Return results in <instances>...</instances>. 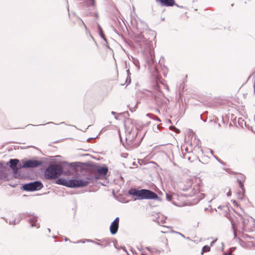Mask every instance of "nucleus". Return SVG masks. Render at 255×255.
Wrapping results in <instances>:
<instances>
[{"label":"nucleus","mask_w":255,"mask_h":255,"mask_svg":"<svg viewBox=\"0 0 255 255\" xmlns=\"http://www.w3.org/2000/svg\"><path fill=\"white\" fill-rule=\"evenodd\" d=\"M125 127L127 147H137L138 144L134 143V140L138 134V129L135 122L131 119H128L125 121Z\"/></svg>","instance_id":"1"},{"label":"nucleus","mask_w":255,"mask_h":255,"mask_svg":"<svg viewBox=\"0 0 255 255\" xmlns=\"http://www.w3.org/2000/svg\"><path fill=\"white\" fill-rule=\"evenodd\" d=\"M128 193L131 196L137 197V198L134 199V200L136 199L159 200V198L156 193L148 189H142L141 190H137L136 188H132L128 190Z\"/></svg>","instance_id":"2"},{"label":"nucleus","mask_w":255,"mask_h":255,"mask_svg":"<svg viewBox=\"0 0 255 255\" xmlns=\"http://www.w3.org/2000/svg\"><path fill=\"white\" fill-rule=\"evenodd\" d=\"M63 168L58 164H51L46 169L44 172L45 178L48 180L55 179L63 173Z\"/></svg>","instance_id":"3"},{"label":"nucleus","mask_w":255,"mask_h":255,"mask_svg":"<svg viewBox=\"0 0 255 255\" xmlns=\"http://www.w3.org/2000/svg\"><path fill=\"white\" fill-rule=\"evenodd\" d=\"M148 96L154 100L156 105L162 107L167 104V100L162 92L159 90L158 86H156L152 91H148Z\"/></svg>","instance_id":"4"},{"label":"nucleus","mask_w":255,"mask_h":255,"mask_svg":"<svg viewBox=\"0 0 255 255\" xmlns=\"http://www.w3.org/2000/svg\"><path fill=\"white\" fill-rule=\"evenodd\" d=\"M88 169L92 172V175L90 176L93 181L98 178L97 173L101 175L104 176L107 174L108 171V168L107 166L101 167L94 164H91Z\"/></svg>","instance_id":"5"},{"label":"nucleus","mask_w":255,"mask_h":255,"mask_svg":"<svg viewBox=\"0 0 255 255\" xmlns=\"http://www.w3.org/2000/svg\"><path fill=\"white\" fill-rule=\"evenodd\" d=\"M242 225L243 232H253L255 230V220L251 217L244 218L242 221Z\"/></svg>","instance_id":"6"},{"label":"nucleus","mask_w":255,"mask_h":255,"mask_svg":"<svg viewBox=\"0 0 255 255\" xmlns=\"http://www.w3.org/2000/svg\"><path fill=\"white\" fill-rule=\"evenodd\" d=\"M84 6L86 8H89L88 10H86L85 14L87 16H98V14L95 11V0H83Z\"/></svg>","instance_id":"7"},{"label":"nucleus","mask_w":255,"mask_h":255,"mask_svg":"<svg viewBox=\"0 0 255 255\" xmlns=\"http://www.w3.org/2000/svg\"><path fill=\"white\" fill-rule=\"evenodd\" d=\"M93 181L90 175L87 177L86 179H71L70 188L83 187L88 185L90 181Z\"/></svg>","instance_id":"8"},{"label":"nucleus","mask_w":255,"mask_h":255,"mask_svg":"<svg viewBox=\"0 0 255 255\" xmlns=\"http://www.w3.org/2000/svg\"><path fill=\"white\" fill-rule=\"evenodd\" d=\"M43 187L40 181H35L25 184L23 185V189L27 191H34L40 190Z\"/></svg>","instance_id":"9"},{"label":"nucleus","mask_w":255,"mask_h":255,"mask_svg":"<svg viewBox=\"0 0 255 255\" xmlns=\"http://www.w3.org/2000/svg\"><path fill=\"white\" fill-rule=\"evenodd\" d=\"M42 161L34 159H28L23 161V166L24 168H35L42 164Z\"/></svg>","instance_id":"10"},{"label":"nucleus","mask_w":255,"mask_h":255,"mask_svg":"<svg viewBox=\"0 0 255 255\" xmlns=\"http://www.w3.org/2000/svg\"><path fill=\"white\" fill-rule=\"evenodd\" d=\"M19 163V160L17 159H10L9 161L7 162L6 165H9V167L12 170L13 175L16 177L17 174V168L18 163Z\"/></svg>","instance_id":"11"},{"label":"nucleus","mask_w":255,"mask_h":255,"mask_svg":"<svg viewBox=\"0 0 255 255\" xmlns=\"http://www.w3.org/2000/svg\"><path fill=\"white\" fill-rule=\"evenodd\" d=\"M99 241H100V243H98V242L93 241L92 240L87 239L85 241H83L82 240L79 241L77 243L81 242L82 243H85L86 241L87 242H92V243H94V244H95L97 245L100 246L102 248H105V247L110 245V242L108 240L103 239V240H99Z\"/></svg>","instance_id":"12"},{"label":"nucleus","mask_w":255,"mask_h":255,"mask_svg":"<svg viewBox=\"0 0 255 255\" xmlns=\"http://www.w3.org/2000/svg\"><path fill=\"white\" fill-rule=\"evenodd\" d=\"M136 38L138 39L136 40L137 41L139 42V45L141 47L144 46L149 47L151 41L147 40L144 36V35L139 34H137Z\"/></svg>","instance_id":"13"},{"label":"nucleus","mask_w":255,"mask_h":255,"mask_svg":"<svg viewBox=\"0 0 255 255\" xmlns=\"http://www.w3.org/2000/svg\"><path fill=\"white\" fill-rule=\"evenodd\" d=\"M119 218L117 217L111 223L110 227V230L112 235H115L117 233L119 228Z\"/></svg>","instance_id":"14"},{"label":"nucleus","mask_w":255,"mask_h":255,"mask_svg":"<svg viewBox=\"0 0 255 255\" xmlns=\"http://www.w3.org/2000/svg\"><path fill=\"white\" fill-rule=\"evenodd\" d=\"M242 237L248 242V246L255 247V237H253L246 234H243Z\"/></svg>","instance_id":"15"},{"label":"nucleus","mask_w":255,"mask_h":255,"mask_svg":"<svg viewBox=\"0 0 255 255\" xmlns=\"http://www.w3.org/2000/svg\"><path fill=\"white\" fill-rule=\"evenodd\" d=\"M146 61L148 64H153L154 62V54L152 49H149L147 53Z\"/></svg>","instance_id":"16"},{"label":"nucleus","mask_w":255,"mask_h":255,"mask_svg":"<svg viewBox=\"0 0 255 255\" xmlns=\"http://www.w3.org/2000/svg\"><path fill=\"white\" fill-rule=\"evenodd\" d=\"M159 1L162 6H173L176 4L174 0H156Z\"/></svg>","instance_id":"17"},{"label":"nucleus","mask_w":255,"mask_h":255,"mask_svg":"<svg viewBox=\"0 0 255 255\" xmlns=\"http://www.w3.org/2000/svg\"><path fill=\"white\" fill-rule=\"evenodd\" d=\"M71 182V179L67 180L63 178H59L56 181V183L59 185H62L67 187L70 188V183Z\"/></svg>","instance_id":"18"},{"label":"nucleus","mask_w":255,"mask_h":255,"mask_svg":"<svg viewBox=\"0 0 255 255\" xmlns=\"http://www.w3.org/2000/svg\"><path fill=\"white\" fill-rule=\"evenodd\" d=\"M28 221L31 225V227H35L37 228H39V225L36 223L37 221V217L33 216L32 218L29 219Z\"/></svg>","instance_id":"19"},{"label":"nucleus","mask_w":255,"mask_h":255,"mask_svg":"<svg viewBox=\"0 0 255 255\" xmlns=\"http://www.w3.org/2000/svg\"><path fill=\"white\" fill-rule=\"evenodd\" d=\"M79 162H71L70 163H68L66 162H64L63 163V166H68L72 167L73 169H75L76 167L79 166Z\"/></svg>","instance_id":"20"},{"label":"nucleus","mask_w":255,"mask_h":255,"mask_svg":"<svg viewBox=\"0 0 255 255\" xmlns=\"http://www.w3.org/2000/svg\"><path fill=\"white\" fill-rule=\"evenodd\" d=\"M97 25H98V27L99 35H100L101 38H102L106 42H107V40L104 35V34L103 31L101 26H100V25L99 23L97 24Z\"/></svg>","instance_id":"21"},{"label":"nucleus","mask_w":255,"mask_h":255,"mask_svg":"<svg viewBox=\"0 0 255 255\" xmlns=\"http://www.w3.org/2000/svg\"><path fill=\"white\" fill-rule=\"evenodd\" d=\"M238 123L240 127L242 128H244V126H246V122L244 121V120L242 118H238Z\"/></svg>","instance_id":"22"},{"label":"nucleus","mask_w":255,"mask_h":255,"mask_svg":"<svg viewBox=\"0 0 255 255\" xmlns=\"http://www.w3.org/2000/svg\"><path fill=\"white\" fill-rule=\"evenodd\" d=\"M245 196V189L242 190L241 191H239L238 193V198L240 200H242Z\"/></svg>","instance_id":"23"},{"label":"nucleus","mask_w":255,"mask_h":255,"mask_svg":"<svg viewBox=\"0 0 255 255\" xmlns=\"http://www.w3.org/2000/svg\"><path fill=\"white\" fill-rule=\"evenodd\" d=\"M146 116H147V117H149L150 118H151V119H154V120H156V121H157L160 122V119H159V118H158L157 117H156V116H155L153 115V114H149H149H147L146 115Z\"/></svg>","instance_id":"24"},{"label":"nucleus","mask_w":255,"mask_h":255,"mask_svg":"<svg viewBox=\"0 0 255 255\" xmlns=\"http://www.w3.org/2000/svg\"><path fill=\"white\" fill-rule=\"evenodd\" d=\"M237 181H238V183L239 184V186L241 188V190L245 189L244 184H243V182L242 181V180L238 178L237 179Z\"/></svg>","instance_id":"25"},{"label":"nucleus","mask_w":255,"mask_h":255,"mask_svg":"<svg viewBox=\"0 0 255 255\" xmlns=\"http://www.w3.org/2000/svg\"><path fill=\"white\" fill-rule=\"evenodd\" d=\"M210 247L207 245L204 246L202 249L203 252H207L210 251Z\"/></svg>","instance_id":"26"},{"label":"nucleus","mask_w":255,"mask_h":255,"mask_svg":"<svg viewBox=\"0 0 255 255\" xmlns=\"http://www.w3.org/2000/svg\"><path fill=\"white\" fill-rule=\"evenodd\" d=\"M231 221V224H232V228H233V230L234 231V238H237V234L235 232V226H234V222L232 220H230Z\"/></svg>","instance_id":"27"},{"label":"nucleus","mask_w":255,"mask_h":255,"mask_svg":"<svg viewBox=\"0 0 255 255\" xmlns=\"http://www.w3.org/2000/svg\"><path fill=\"white\" fill-rule=\"evenodd\" d=\"M190 154L189 152H188V153H183V157L184 158H187V159L189 160V161H191V157L190 156H189L188 155V154Z\"/></svg>","instance_id":"28"},{"label":"nucleus","mask_w":255,"mask_h":255,"mask_svg":"<svg viewBox=\"0 0 255 255\" xmlns=\"http://www.w3.org/2000/svg\"><path fill=\"white\" fill-rule=\"evenodd\" d=\"M166 199L169 201H171L172 198V195L171 194H170L169 193H166Z\"/></svg>","instance_id":"29"},{"label":"nucleus","mask_w":255,"mask_h":255,"mask_svg":"<svg viewBox=\"0 0 255 255\" xmlns=\"http://www.w3.org/2000/svg\"><path fill=\"white\" fill-rule=\"evenodd\" d=\"M127 74H128V78L127 79V82L128 81V80H129V82L128 83H129L130 82V72H129V70L128 69L127 70Z\"/></svg>","instance_id":"30"},{"label":"nucleus","mask_w":255,"mask_h":255,"mask_svg":"<svg viewBox=\"0 0 255 255\" xmlns=\"http://www.w3.org/2000/svg\"><path fill=\"white\" fill-rule=\"evenodd\" d=\"M134 64L137 67L138 69H139V61L137 60H135L134 61Z\"/></svg>","instance_id":"31"},{"label":"nucleus","mask_w":255,"mask_h":255,"mask_svg":"<svg viewBox=\"0 0 255 255\" xmlns=\"http://www.w3.org/2000/svg\"><path fill=\"white\" fill-rule=\"evenodd\" d=\"M165 219H161L160 220H158L157 222L159 225L163 224L165 222Z\"/></svg>","instance_id":"32"},{"label":"nucleus","mask_w":255,"mask_h":255,"mask_svg":"<svg viewBox=\"0 0 255 255\" xmlns=\"http://www.w3.org/2000/svg\"><path fill=\"white\" fill-rule=\"evenodd\" d=\"M17 171L20 169V168H23V164H21L20 163H18V165L17 166Z\"/></svg>","instance_id":"33"},{"label":"nucleus","mask_w":255,"mask_h":255,"mask_svg":"<svg viewBox=\"0 0 255 255\" xmlns=\"http://www.w3.org/2000/svg\"><path fill=\"white\" fill-rule=\"evenodd\" d=\"M238 239V240L239 241L240 243H241V245L242 246H245L244 245V244L245 243L240 238H237Z\"/></svg>","instance_id":"34"},{"label":"nucleus","mask_w":255,"mask_h":255,"mask_svg":"<svg viewBox=\"0 0 255 255\" xmlns=\"http://www.w3.org/2000/svg\"><path fill=\"white\" fill-rule=\"evenodd\" d=\"M81 20L82 21L83 24L84 25V26H85V27L86 30L87 31H88V32H89V31L87 30V26H86V25H85V23L83 22V21L82 19H81Z\"/></svg>","instance_id":"35"},{"label":"nucleus","mask_w":255,"mask_h":255,"mask_svg":"<svg viewBox=\"0 0 255 255\" xmlns=\"http://www.w3.org/2000/svg\"><path fill=\"white\" fill-rule=\"evenodd\" d=\"M254 77L255 78V83H254V92L255 93V72L253 74Z\"/></svg>","instance_id":"36"},{"label":"nucleus","mask_w":255,"mask_h":255,"mask_svg":"<svg viewBox=\"0 0 255 255\" xmlns=\"http://www.w3.org/2000/svg\"><path fill=\"white\" fill-rule=\"evenodd\" d=\"M4 168V166L2 163H0V169H2Z\"/></svg>","instance_id":"37"},{"label":"nucleus","mask_w":255,"mask_h":255,"mask_svg":"<svg viewBox=\"0 0 255 255\" xmlns=\"http://www.w3.org/2000/svg\"><path fill=\"white\" fill-rule=\"evenodd\" d=\"M227 195L228 196H230L231 195V192L230 190H229V191L227 193Z\"/></svg>","instance_id":"38"},{"label":"nucleus","mask_w":255,"mask_h":255,"mask_svg":"<svg viewBox=\"0 0 255 255\" xmlns=\"http://www.w3.org/2000/svg\"><path fill=\"white\" fill-rule=\"evenodd\" d=\"M174 5L176 6H177V7H180V8H183V6L179 5L178 4H176H176H175Z\"/></svg>","instance_id":"39"},{"label":"nucleus","mask_w":255,"mask_h":255,"mask_svg":"<svg viewBox=\"0 0 255 255\" xmlns=\"http://www.w3.org/2000/svg\"><path fill=\"white\" fill-rule=\"evenodd\" d=\"M176 233L178 234L179 235H180V236H181L183 238H185L184 235L182 234L181 233H179V232H176Z\"/></svg>","instance_id":"40"},{"label":"nucleus","mask_w":255,"mask_h":255,"mask_svg":"<svg viewBox=\"0 0 255 255\" xmlns=\"http://www.w3.org/2000/svg\"><path fill=\"white\" fill-rule=\"evenodd\" d=\"M9 224H15V221L14 220L12 221H9Z\"/></svg>","instance_id":"41"},{"label":"nucleus","mask_w":255,"mask_h":255,"mask_svg":"<svg viewBox=\"0 0 255 255\" xmlns=\"http://www.w3.org/2000/svg\"><path fill=\"white\" fill-rule=\"evenodd\" d=\"M220 163H221L222 164H223L224 165L225 164V163L222 161V160H220V161H219Z\"/></svg>","instance_id":"42"},{"label":"nucleus","mask_w":255,"mask_h":255,"mask_svg":"<svg viewBox=\"0 0 255 255\" xmlns=\"http://www.w3.org/2000/svg\"><path fill=\"white\" fill-rule=\"evenodd\" d=\"M220 163H221L222 164H223L224 165L225 164V163L222 161V160H220V161H219Z\"/></svg>","instance_id":"43"},{"label":"nucleus","mask_w":255,"mask_h":255,"mask_svg":"<svg viewBox=\"0 0 255 255\" xmlns=\"http://www.w3.org/2000/svg\"><path fill=\"white\" fill-rule=\"evenodd\" d=\"M234 205L235 206H237L238 205V204H237V202L236 201H234Z\"/></svg>","instance_id":"44"},{"label":"nucleus","mask_w":255,"mask_h":255,"mask_svg":"<svg viewBox=\"0 0 255 255\" xmlns=\"http://www.w3.org/2000/svg\"><path fill=\"white\" fill-rule=\"evenodd\" d=\"M123 249L124 251H125L127 253H128L127 251L126 250V249L125 247L123 248Z\"/></svg>","instance_id":"45"},{"label":"nucleus","mask_w":255,"mask_h":255,"mask_svg":"<svg viewBox=\"0 0 255 255\" xmlns=\"http://www.w3.org/2000/svg\"><path fill=\"white\" fill-rule=\"evenodd\" d=\"M64 240H65V241H70V240H69V239H68V238H65Z\"/></svg>","instance_id":"46"},{"label":"nucleus","mask_w":255,"mask_h":255,"mask_svg":"<svg viewBox=\"0 0 255 255\" xmlns=\"http://www.w3.org/2000/svg\"><path fill=\"white\" fill-rule=\"evenodd\" d=\"M111 114H112V115H115L116 113V112L112 111V112H111Z\"/></svg>","instance_id":"47"},{"label":"nucleus","mask_w":255,"mask_h":255,"mask_svg":"<svg viewBox=\"0 0 255 255\" xmlns=\"http://www.w3.org/2000/svg\"><path fill=\"white\" fill-rule=\"evenodd\" d=\"M215 157L216 158V159L218 161H220V159H219L217 156H215Z\"/></svg>","instance_id":"48"},{"label":"nucleus","mask_w":255,"mask_h":255,"mask_svg":"<svg viewBox=\"0 0 255 255\" xmlns=\"http://www.w3.org/2000/svg\"><path fill=\"white\" fill-rule=\"evenodd\" d=\"M215 157L216 158V159L218 161H220V159H219L217 156H215Z\"/></svg>","instance_id":"49"},{"label":"nucleus","mask_w":255,"mask_h":255,"mask_svg":"<svg viewBox=\"0 0 255 255\" xmlns=\"http://www.w3.org/2000/svg\"><path fill=\"white\" fill-rule=\"evenodd\" d=\"M215 157L216 158V159L218 161H220V159H219L217 156H215Z\"/></svg>","instance_id":"50"},{"label":"nucleus","mask_w":255,"mask_h":255,"mask_svg":"<svg viewBox=\"0 0 255 255\" xmlns=\"http://www.w3.org/2000/svg\"><path fill=\"white\" fill-rule=\"evenodd\" d=\"M215 157L216 158V159L218 161H220V159H219L217 156H215Z\"/></svg>","instance_id":"51"},{"label":"nucleus","mask_w":255,"mask_h":255,"mask_svg":"<svg viewBox=\"0 0 255 255\" xmlns=\"http://www.w3.org/2000/svg\"><path fill=\"white\" fill-rule=\"evenodd\" d=\"M55 124L53 122H48L47 123V124Z\"/></svg>","instance_id":"52"},{"label":"nucleus","mask_w":255,"mask_h":255,"mask_svg":"<svg viewBox=\"0 0 255 255\" xmlns=\"http://www.w3.org/2000/svg\"><path fill=\"white\" fill-rule=\"evenodd\" d=\"M141 255H147L146 254H145V253H142L141 254Z\"/></svg>","instance_id":"53"},{"label":"nucleus","mask_w":255,"mask_h":255,"mask_svg":"<svg viewBox=\"0 0 255 255\" xmlns=\"http://www.w3.org/2000/svg\"><path fill=\"white\" fill-rule=\"evenodd\" d=\"M115 119L116 120H118V117H117V116H115Z\"/></svg>","instance_id":"54"},{"label":"nucleus","mask_w":255,"mask_h":255,"mask_svg":"<svg viewBox=\"0 0 255 255\" xmlns=\"http://www.w3.org/2000/svg\"><path fill=\"white\" fill-rule=\"evenodd\" d=\"M159 125L156 126L157 129H158Z\"/></svg>","instance_id":"55"},{"label":"nucleus","mask_w":255,"mask_h":255,"mask_svg":"<svg viewBox=\"0 0 255 255\" xmlns=\"http://www.w3.org/2000/svg\"><path fill=\"white\" fill-rule=\"evenodd\" d=\"M185 150H186L187 152H188V149H187V148H186Z\"/></svg>","instance_id":"56"},{"label":"nucleus","mask_w":255,"mask_h":255,"mask_svg":"<svg viewBox=\"0 0 255 255\" xmlns=\"http://www.w3.org/2000/svg\"><path fill=\"white\" fill-rule=\"evenodd\" d=\"M157 111L158 113H160V111H159V110H157Z\"/></svg>","instance_id":"57"},{"label":"nucleus","mask_w":255,"mask_h":255,"mask_svg":"<svg viewBox=\"0 0 255 255\" xmlns=\"http://www.w3.org/2000/svg\"><path fill=\"white\" fill-rule=\"evenodd\" d=\"M90 36H91V38H92V39H94V38H93V36H92V35H90Z\"/></svg>","instance_id":"58"},{"label":"nucleus","mask_w":255,"mask_h":255,"mask_svg":"<svg viewBox=\"0 0 255 255\" xmlns=\"http://www.w3.org/2000/svg\"><path fill=\"white\" fill-rule=\"evenodd\" d=\"M90 139H91V138H88V139H87V141H89Z\"/></svg>","instance_id":"59"},{"label":"nucleus","mask_w":255,"mask_h":255,"mask_svg":"<svg viewBox=\"0 0 255 255\" xmlns=\"http://www.w3.org/2000/svg\"><path fill=\"white\" fill-rule=\"evenodd\" d=\"M47 230H48V231H49V232H50V229H48Z\"/></svg>","instance_id":"60"},{"label":"nucleus","mask_w":255,"mask_h":255,"mask_svg":"<svg viewBox=\"0 0 255 255\" xmlns=\"http://www.w3.org/2000/svg\"><path fill=\"white\" fill-rule=\"evenodd\" d=\"M147 249L149 251V248H147Z\"/></svg>","instance_id":"61"},{"label":"nucleus","mask_w":255,"mask_h":255,"mask_svg":"<svg viewBox=\"0 0 255 255\" xmlns=\"http://www.w3.org/2000/svg\"><path fill=\"white\" fill-rule=\"evenodd\" d=\"M123 145H124V146H126V145H125L124 143H123Z\"/></svg>","instance_id":"62"},{"label":"nucleus","mask_w":255,"mask_h":255,"mask_svg":"<svg viewBox=\"0 0 255 255\" xmlns=\"http://www.w3.org/2000/svg\"><path fill=\"white\" fill-rule=\"evenodd\" d=\"M123 145H124V146H126V145H125L124 143H123Z\"/></svg>","instance_id":"63"},{"label":"nucleus","mask_w":255,"mask_h":255,"mask_svg":"<svg viewBox=\"0 0 255 255\" xmlns=\"http://www.w3.org/2000/svg\"><path fill=\"white\" fill-rule=\"evenodd\" d=\"M123 145H124V146H126V145H125L124 143H123Z\"/></svg>","instance_id":"64"}]
</instances>
